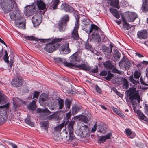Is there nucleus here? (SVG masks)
I'll return each instance as SVG.
<instances>
[{
    "instance_id": "nucleus-56",
    "label": "nucleus",
    "mask_w": 148,
    "mask_h": 148,
    "mask_svg": "<svg viewBox=\"0 0 148 148\" xmlns=\"http://www.w3.org/2000/svg\"><path fill=\"white\" fill-rule=\"evenodd\" d=\"M125 134L128 136H130L132 134V132L131 130L129 129H125Z\"/></svg>"
},
{
    "instance_id": "nucleus-5",
    "label": "nucleus",
    "mask_w": 148,
    "mask_h": 148,
    "mask_svg": "<svg viewBox=\"0 0 148 148\" xmlns=\"http://www.w3.org/2000/svg\"><path fill=\"white\" fill-rule=\"evenodd\" d=\"M78 130L75 133L79 136L85 137L89 134L90 130L88 126L84 124L80 123L78 124Z\"/></svg>"
},
{
    "instance_id": "nucleus-30",
    "label": "nucleus",
    "mask_w": 148,
    "mask_h": 148,
    "mask_svg": "<svg viewBox=\"0 0 148 148\" xmlns=\"http://www.w3.org/2000/svg\"><path fill=\"white\" fill-rule=\"evenodd\" d=\"M8 97L3 93H0V104H3L6 103L8 100Z\"/></svg>"
},
{
    "instance_id": "nucleus-54",
    "label": "nucleus",
    "mask_w": 148,
    "mask_h": 148,
    "mask_svg": "<svg viewBox=\"0 0 148 148\" xmlns=\"http://www.w3.org/2000/svg\"><path fill=\"white\" fill-rule=\"evenodd\" d=\"M85 48L88 50H89L90 51H91L92 52H94L92 51V48L91 47L90 45H89L88 43H86L85 45Z\"/></svg>"
},
{
    "instance_id": "nucleus-10",
    "label": "nucleus",
    "mask_w": 148,
    "mask_h": 148,
    "mask_svg": "<svg viewBox=\"0 0 148 148\" xmlns=\"http://www.w3.org/2000/svg\"><path fill=\"white\" fill-rule=\"evenodd\" d=\"M37 11V8L36 5H32L26 7L25 11V15L27 16L33 15Z\"/></svg>"
},
{
    "instance_id": "nucleus-6",
    "label": "nucleus",
    "mask_w": 148,
    "mask_h": 148,
    "mask_svg": "<svg viewBox=\"0 0 148 148\" xmlns=\"http://www.w3.org/2000/svg\"><path fill=\"white\" fill-rule=\"evenodd\" d=\"M10 16L11 19L16 21H18L24 19L23 14L18 9H16L10 13Z\"/></svg>"
},
{
    "instance_id": "nucleus-12",
    "label": "nucleus",
    "mask_w": 148,
    "mask_h": 148,
    "mask_svg": "<svg viewBox=\"0 0 148 148\" xmlns=\"http://www.w3.org/2000/svg\"><path fill=\"white\" fill-rule=\"evenodd\" d=\"M42 16L41 14H38L34 15L32 18V21L34 24L39 25L42 21Z\"/></svg>"
},
{
    "instance_id": "nucleus-13",
    "label": "nucleus",
    "mask_w": 148,
    "mask_h": 148,
    "mask_svg": "<svg viewBox=\"0 0 148 148\" xmlns=\"http://www.w3.org/2000/svg\"><path fill=\"white\" fill-rule=\"evenodd\" d=\"M110 47H109L103 46L102 48L103 53L108 58L110 57V54L112 52L113 46L110 44Z\"/></svg>"
},
{
    "instance_id": "nucleus-44",
    "label": "nucleus",
    "mask_w": 148,
    "mask_h": 148,
    "mask_svg": "<svg viewBox=\"0 0 148 148\" xmlns=\"http://www.w3.org/2000/svg\"><path fill=\"white\" fill-rule=\"evenodd\" d=\"M104 65L106 68L108 69L112 68L113 67V65L112 64L111 62L109 61L105 62Z\"/></svg>"
},
{
    "instance_id": "nucleus-58",
    "label": "nucleus",
    "mask_w": 148,
    "mask_h": 148,
    "mask_svg": "<svg viewBox=\"0 0 148 148\" xmlns=\"http://www.w3.org/2000/svg\"><path fill=\"white\" fill-rule=\"evenodd\" d=\"M113 74L109 73L108 75L106 77V79L108 80H110L112 78V77H113Z\"/></svg>"
},
{
    "instance_id": "nucleus-26",
    "label": "nucleus",
    "mask_w": 148,
    "mask_h": 148,
    "mask_svg": "<svg viewBox=\"0 0 148 148\" xmlns=\"http://www.w3.org/2000/svg\"><path fill=\"white\" fill-rule=\"evenodd\" d=\"M33 5H36L37 8V10L38 9L43 10L46 7V5L45 3L41 1L38 0L37 5L36 4H34Z\"/></svg>"
},
{
    "instance_id": "nucleus-11",
    "label": "nucleus",
    "mask_w": 148,
    "mask_h": 148,
    "mask_svg": "<svg viewBox=\"0 0 148 148\" xmlns=\"http://www.w3.org/2000/svg\"><path fill=\"white\" fill-rule=\"evenodd\" d=\"M61 54L66 55L68 54L71 52V50L69 48V43L66 42L61 46L60 48Z\"/></svg>"
},
{
    "instance_id": "nucleus-19",
    "label": "nucleus",
    "mask_w": 148,
    "mask_h": 148,
    "mask_svg": "<svg viewBox=\"0 0 148 148\" xmlns=\"http://www.w3.org/2000/svg\"><path fill=\"white\" fill-rule=\"evenodd\" d=\"M73 118L74 119H78L79 120H81L86 123H87L88 121L87 116L79 115L75 116ZM73 118H72V119H73Z\"/></svg>"
},
{
    "instance_id": "nucleus-35",
    "label": "nucleus",
    "mask_w": 148,
    "mask_h": 148,
    "mask_svg": "<svg viewBox=\"0 0 148 148\" xmlns=\"http://www.w3.org/2000/svg\"><path fill=\"white\" fill-rule=\"evenodd\" d=\"M81 108V107L76 106H73L72 109V114L73 115H75Z\"/></svg>"
},
{
    "instance_id": "nucleus-21",
    "label": "nucleus",
    "mask_w": 148,
    "mask_h": 148,
    "mask_svg": "<svg viewBox=\"0 0 148 148\" xmlns=\"http://www.w3.org/2000/svg\"><path fill=\"white\" fill-rule=\"evenodd\" d=\"M121 54L119 51L116 49L114 50L112 58L113 60L115 61H117L119 60Z\"/></svg>"
},
{
    "instance_id": "nucleus-22",
    "label": "nucleus",
    "mask_w": 148,
    "mask_h": 148,
    "mask_svg": "<svg viewBox=\"0 0 148 148\" xmlns=\"http://www.w3.org/2000/svg\"><path fill=\"white\" fill-rule=\"evenodd\" d=\"M49 100L47 95L45 94H42L39 99V102L40 104H42Z\"/></svg>"
},
{
    "instance_id": "nucleus-32",
    "label": "nucleus",
    "mask_w": 148,
    "mask_h": 148,
    "mask_svg": "<svg viewBox=\"0 0 148 148\" xmlns=\"http://www.w3.org/2000/svg\"><path fill=\"white\" fill-rule=\"evenodd\" d=\"M128 60V59L127 57H123L119 62V64L120 67L123 69L126 63V61Z\"/></svg>"
},
{
    "instance_id": "nucleus-64",
    "label": "nucleus",
    "mask_w": 148,
    "mask_h": 148,
    "mask_svg": "<svg viewBox=\"0 0 148 148\" xmlns=\"http://www.w3.org/2000/svg\"><path fill=\"white\" fill-rule=\"evenodd\" d=\"M8 143L9 145H10L12 147V148H17V146L14 143L10 142H9Z\"/></svg>"
},
{
    "instance_id": "nucleus-33",
    "label": "nucleus",
    "mask_w": 148,
    "mask_h": 148,
    "mask_svg": "<svg viewBox=\"0 0 148 148\" xmlns=\"http://www.w3.org/2000/svg\"><path fill=\"white\" fill-rule=\"evenodd\" d=\"M138 116L142 120L147 121V119L144 115L139 110H137L136 112Z\"/></svg>"
},
{
    "instance_id": "nucleus-40",
    "label": "nucleus",
    "mask_w": 148,
    "mask_h": 148,
    "mask_svg": "<svg viewBox=\"0 0 148 148\" xmlns=\"http://www.w3.org/2000/svg\"><path fill=\"white\" fill-rule=\"evenodd\" d=\"M66 123H65V122L62 123L61 124L58 125L54 128V130L57 131H59L61 130L62 128L65 125H66Z\"/></svg>"
},
{
    "instance_id": "nucleus-4",
    "label": "nucleus",
    "mask_w": 148,
    "mask_h": 148,
    "mask_svg": "<svg viewBox=\"0 0 148 148\" xmlns=\"http://www.w3.org/2000/svg\"><path fill=\"white\" fill-rule=\"evenodd\" d=\"M62 38H55L50 43L47 44L44 47L45 51L49 53L53 52L60 46V44L58 42L61 41Z\"/></svg>"
},
{
    "instance_id": "nucleus-31",
    "label": "nucleus",
    "mask_w": 148,
    "mask_h": 148,
    "mask_svg": "<svg viewBox=\"0 0 148 148\" xmlns=\"http://www.w3.org/2000/svg\"><path fill=\"white\" fill-rule=\"evenodd\" d=\"M110 12L116 18H119L120 15L118 13V11L116 9L110 8Z\"/></svg>"
},
{
    "instance_id": "nucleus-17",
    "label": "nucleus",
    "mask_w": 148,
    "mask_h": 148,
    "mask_svg": "<svg viewBox=\"0 0 148 148\" xmlns=\"http://www.w3.org/2000/svg\"><path fill=\"white\" fill-rule=\"evenodd\" d=\"M147 31L144 30L139 31L137 34L138 38L140 39H146L147 37Z\"/></svg>"
},
{
    "instance_id": "nucleus-62",
    "label": "nucleus",
    "mask_w": 148,
    "mask_h": 148,
    "mask_svg": "<svg viewBox=\"0 0 148 148\" xmlns=\"http://www.w3.org/2000/svg\"><path fill=\"white\" fill-rule=\"evenodd\" d=\"M13 109L14 111H16L18 109V106L15 103H13Z\"/></svg>"
},
{
    "instance_id": "nucleus-27",
    "label": "nucleus",
    "mask_w": 148,
    "mask_h": 148,
    "mask_svg": "<svg viewBox=\"0 0 148 148\" xmlns=\"http://www.w3.org/2000/svg\"><path fill=\"white\" fill-rule=\"evenodd\" d=\"M75 123V122L74 121H71L69 123L67 126L69 132L71 133H73V126Z\"/></svg>"
},
{
    "instance_id": "nucleus-48",
    "label": "nucleus",
    "mask_w": 148,
    "mask_h": 148,
    "mask_svg": "<svg viewBox=\"0 0 148 148\" xmlns=\"http://www.w3.org/2000/svg\"><path fill=\"white\" fill-rule=\"evenodd\" d=\"M9 104L7 103L5 105H4L3 106H0V110L1 111H2V109L3 108L4 109L5 111H4L3 113L5 112H6V111L8 110L9 109Z\"/></svg>"
},
{
    "instance_id": "nucleus-3",
    "label": "nucleus",
    "mask_w": 148,
    "mask_h": 148,
    "mask_svg": "<svg viewBox=\"0 0 148 148\" xmlns=\"http://www.w3.org/2000/svg\"><path fill=\"white\" fill-rule=\"evenodd\" d=\"M125 17H122L123 26L128 30L131 28V26L126 21L128 22H132L137 17L136 14L134 12H126L125 13Z\"/></svg>"
},
{
    "instance_id": "nucleus-9",
    "label": "nucleus",
    "mask_w": 148,
    "mask_h": 148,
    "mask_svg": "<svg viewBox=\"0 0 148 148\" xmlns=\"http://www.w3.org/2000/svg\"><path fill=\"white\" fill-rule=\"evenodd\" d=\"M10 2H11V1L10 0H1V6L5 12H8L13 9V5L11 3L10 5L9 4V3Z\"/></svg>"
},
{
    "instance_id": "nucleus-53",
    "label": "nucleus",
    "mask_w": 148,
    "mask_h": 148,
    "mask_svg": "<svg viewBox=\"0 0 148 148\" xmlns=\"http://www.w3.org/2000/svg\"><path fill=\"white\" fill-rule=\"evenodd\" d=\"M51 108L50 109H51L52 110H54V109H58V104L57 102L56 101H54L52 105Z\"/></svg>"
},
{
    "instance_id": "nucleus-18",
    "label": "nucleus",
    "mask_w": 148,
    "mask_h": 148,
    "mask_svg": "<svg viewBox=\"0 0 148 148\" xmlns=\"http://www.w3.org/2000/svg\"><path fill=\"white\" fill-rule=\"evenodd\" d=\"M25 19H24V20H22L18 21L15 22L14 24L15 25L19 28L23 29L25 28Z\"/></svg>"
},
{
    "instance_id": "nucleus-61",
    "label": "nucleus",
    "mask_w": 148,
    "mask_h": 148,
    "mask_svg": "<svg viewBox=\"0 0 148 148\" xmlns=\"http://www.w3.org/2000/svg\"><path fill=\"white\" fill-rule=\"evenodd\" d=\"M112 71L114 73H117L119 74H121L122 72V71L117 70L116 68H114L112 70Z\"/></svg>"
},
{
    "instance_id": "nucleus-34",
    "label": "nucleus",
    "mask_w": 148,
    "mask_h": 148,
    "mask_svg": "<svg viewBox=\"0 0 148 148\" xmlns=\"http://www.w3.org/2000/svg\"><path fill=\"white\" fill-rule=\"evenodd\" d=\"M110 5L118 9H119V0H112L111 1Z\"/></svg>"
},
{
    "instance_id": "nucleus-25",
    "label": "nucleus",
    "mask_w": 148,
    "mask_h": 148,
    "mask_svg": "<svg viewBox=\"0 0 148 148\" xmlns=\"http://www.w3.org/2000/svg\"><path fill=\"white\" fill-rule=\"evenodd\" d=\"M112 136V133L109 132L105 136H101L99 138V141L103 143L105 142L106 140L110 139Z\"/></svg>"
},
{
    "instance_id": "nucleus-45",
    "label": "nucleus",
    "mask_w": 148,
    "mask_h": 148,
    "mask_svg": "<svg viewBox=\"0 0 148 148\" xmlns=\"http://www.w3.org/2000/svg\"><path fill=\"white\" fill-rule=\"evenodd\" d=\"M126 63L125 65V66L123 68H125L126 70H128L129 69L132 65V63L128 60L126 61Z\"/></svg>"
},
{
    "instance_id": "nucleus-51",
    "label": "nucleus",
    "mask_w": 148,
    "mask_h": 148,
    "mask_svg": "<svg viewBox=\"0 0 148 148\" xmlns=\"http://www.w3.org/2000/svg\"><path fill=\"white\" fill-rule=\"evenodd\" d=\"M25 38L28 40L37 41V38L34 36H26L25 37Z\"/></svg>"
},
{
    "instance_id": "nucleus-52",
    "label": "nucleus",
    "mask_w": 148,
    "mask_h": 148,
    "mask_svg": "<svg viewBox=\"0 0 148 148\" xmlns=\"http://www.w3.org/2000/svg\"><path fill=\"white\" fill-rule=\"evenodd\" d=\"M123 88L127 89L129 87V84L127 80L125 79H124L123 80Z\"/></svg>"
},
{
    "instance_id": "nucleus-24",
    "label": "nucleus",
    "mask_w": 148,
    "mask_h": 148,
    "mask_svg": "<svg viewBox=\"0 0 148 148\" xmlns=\"http://www.w3.org/2000/svg\"><path fill=\"white\" fill-rule=\"evenodd\" d=\"M2 111L0 110V123H3L6 120L7 117L6 112L2 113Z\"/></svg>"
},
{
    "instance_id": "nucleus-20",
    "label": "nucleus",
    "mask_w": 148,
    "mask_h": 148,
    "mask_svg": "<svg viewBox=\"0 0 148 148\" xmlns=\"http://www.w3.org/2000/svg\"><path fill=\"white\" fill-rule=\"evenodd\" d=\"M70 60L71 62H74L76 64H77V62H79L80 60L78 56V53L76 52L71 56Z\"/></svg>"
},
{
    "instance_id": "nucleus-2",
    "label": "nucleus",
    "mask_w": 148,
    "mask_h": 148,
    "mask_svg": "<svg viewBox=\"0 0 148 148\" xmlns=\"http://www.w3.org/2000/svg\"><path fill=\"white\" fill-rule=\"evenodd\" d=\"M37 112L40 113L42 119L43 120H56L58 119L59 117L58 115L55 113L47 116V115L50 114L51 113V112L49 111L47 108H45L44 109L38 108L37 109Z\"/></svg>"
},
{
    "instance_id": "nucleus-46",
    "label": "nucleus",
    "mask_w": 148,
    "mask_h": 148,
    "mask_svg": "<svg viewBox=\"0 0 148 148\" xmlns=\"http://www.w3.org/2000/svg\"><path fill=\"white\" fill-rule=\"evenodd\" d=\"M126 63L125 65V66L123 68H125L126 70H128L129 69L132 65V63L128 60L126 61Z\"/></svg>"
},
{
    "instance_id": "nucleus-7",
    "label": "nucleus",
    "mask_w": 148,
    "mask_h": 148,
    "mask_svg": "<svg viewBox=\"0 0 148 148\" xmlns=\"http://www.w3.org/2000/svg\"><path fill=\"white\" fill-rule=\"evenodd\" d=\"M64 65L67 67L73 68L76 69H82L84 70H88L90 69V66L88 64L78 65L72 63L65 62L64 63Z\"/></svg>"
},
{
    "instance_id": "nucleus-55",
    "label": "nucleus",
    "mask_w": 148,
    "mask_h": 148,
    "mask_svg": "<svg viewBox=\"0 0 148 148\" xmlns=\"http://www.w3.org/2000/svg\"><path fill=\"white\" fill-rule=\"evenodd\" d=\"M4 60L5 62L8 63L9 62L8 57V53L6 50L5 51V55L3 57Z\"/></svg>"
},
{
    "instance_id": "nucleus-14",
    "label": "nucleus",
    "mask_w": 148,
    "mask_h": 148,
    "mask_svg": "<svg viewBox=\"0 0 148 148\" xmlns=\"http://www.w3.org/2000/svg\"><path fill=\"white\" fill-rule=\"evenodd\" d=\"M23 82L21 77H18L14 79L11 82L12 85L15 87H19L21 86Z\"/></svg>"
},
{
    "instance_id": "nucleus-39",
    "label": "nucleus",
    "mask_w": 148,
    "mask_h": 148,
    "mask_svg": "<svg viewBox=\"0 0 148 148\" xmlns=\"http://www.w3.org/2000/svg\"><path fill=\"white\" fill-rule=\"evenodd\" d=\"M113 111L120 116L122 118H124L125 117L124 115L121 112V111L117 108L113 107L112 108Z\"/></svg>"
},
{
    "instance_id": "nucleus-57",
    "label": "nucleus",
    "mask_w": 148,
    "mask_h": 148,
    "mask_svg": "<svg viewBox=\"0 0 148 148\" xmlns=\"http://www.w3.org/2000/svg\"><path fill=\"white\" fill-rule=\"evenodd\" d=\"M40 92L38 91H35L34 94L33 98H38Z\"/></svg>"
},
{
    "instance_id": "nucleus-50",
    "label": "nucleus",
    "mask_w": 148,
    "mask_h": 148,
    "mask_svg": "<svg viewBox=\"0 0 148 148\" xmlns=\"http://www.w3.org/2000/svg\"><path fill=\"white\" fill-rule=\"evenodd\" d=\"M140 72L137 71H135L134 73V76L135 79H138L140 75Z\"/></svg>"
},
{
    "instance_id": "nucleus-60",
    "label": "nucleus",
    "mask_w": 148,
    "mask_h": 148,
    "mask_svg": "<svg viewBox=\"0 0 148 148\" xmlns=\"http://www.w3.org/2000/svg\"><path fill=\"white\" fill-rule=\"evenodd\" d=\"M95 88L97 92L99 94L101 93V89H100L99 87L98 86V85H95Z\"/></svg>"
},
{
    "instance_id": "nucleus-38",
    "label": "nucleus",
    "mask_w": 148,
    "mask_h": 148,
    "mask_svg": "<svg viewBox=\"0 0 148 148\" xmlns=\"http://www.w3.org/2000/svg\"><path fill=\"white\" fill-rule=\"evenodd\" d=\"M92 39H94L98 42H100L101 40L100 36L97 33L92 34Z\"/></svg>"
},
{
    "instance_id": "nucleus-43",
    "label": "nucleus",
    "mask_w": 148,
    "mask_h": 148,
    "mask_svg": "<svg viewBox=\"0 0 148 148\" xmlns=\"http://www.w3.org/2000/svg\"><path fill=\"white\" fill-rule=\"evenodd\" d=\"M25 123L28 125L31 126L33 127L34 126V124L33 122L30 121V117L27 116L25 120Z\"/></svg>"
},
{
    "instance_id": "nucleus-59",
    "label": "nucleus",
    "mask_w": 148,
    "mask_h": 148,
    "mask_svg": "<svg viewBox=\"0 0 148 148\" xmlns=\"http://www.w3.org/2000/svg\"><path fill=\"white\" fill-rule=\"evenodd\" d=\"M73 133H70L69 132V140H72L73 139H74L75 137L74 136Z\"/></svg>"
},
{
    "instance_id": "nucleus-8",
    "label": "nucleus",
    "mask_w": 148,
    "mask_h": 148,
    "mask_svg": "<svg viewBox=\"0 0 148 148\" xmlns=\"http://www.w3.org/2000/svg\"><path fill=\"white\" fill-rule=\"evenodd\" d=\"M69 16L68 15H66L59 21L58 26L60 31L63 32L66 29L67 22L69 20Z\"/></svg>"
},
{
    "instance_id": "nucleus-42",
    "label": "nucleus",
    "mask_w": 148,
    "mask_h": 148,
    "mask_svg": "<svg viewBox=\"0 0 148 148\" xmlns=\"http://www.w3.org/2000/svg\"><path fill=\"white\" fill-rule=\"evenodd\" d=\"M58 109H62L64 106V101L61 99H58Z\"/></svg>"
},
{
    "instance_id": "nucleus-28",
    "label": "nucleus",
    "mask_w": 148,
    "mask_h": 148,
    "mask_svg": "<svg viewBox=\"0 0 148 148\" xmlns=\"http://www.w3.org/2000/svg\"><path fill=\"white\" fill-rule=\"evenodd\" d=\"M61 7L66 12L72 11L73 9L72 7L69 6V5L66 3L63 4L61 5Z\"/></svg>"
},
{
    "instance_id": "nucleus-15",
    "label": "nucleus",
    "mask_w": 148,
    "mask_h": 148,
    "mask_svg": "<svg viewBox=\"0 0 148 148\" xmlns=\"http://www.w3.org/2000/svg\"><path fill=\"white\" fill-rule=\"evenodd\" d=\"M78 21H76L75 26L72 32V37L74 39L78 40L79 37L78 33V29L79 28V25L77 23Z\"/></svg>"
},
{
    "instance_id": "nucleus-41",
    "label": "nucleus",
    "mask_w": 148,
    "mask_h": 148,
    "mask_svg": "<svg viewBox=\"0 0 148 148\" xmlns=\"http://www.w3.org/2000/svg\"><path fill=\"white\" fill-rule=\"evenodd\" d=\"M71 101L69 99H66L64 103L66 107V110L68 111L70 108Z\"/></svg>"
},
{
    "instance_id": "nucleus-36",
    "label": "nucleus",
    "mask_w": 148,
    "mask_h": 148,
    "mask_svg": "<svg viewBox=\"0 0 148 148\" xmlns=\"http://www.w3.org/2000/svg\"><path fill=\"white\" fill-rule=\"evenodd\" d=\"M49 123L47 121H43L40 123V127L42 129L47 130L48 128Z\"/></svg>"
},
{
    "instance_id": "nucleus-1",
    "label": "nucleus",
    "mask_w": 148,
    "mask_h": 148,
    "mask_svg": "<svg viewBox=\"0 0 148 148\" xmlns=\"http://www.w3.org/2000/svg\"><path fill=\"white\" fill-rule=\"evenodd\" d=\"M136 88L132 87L127 91V94L135 111V106L138 104L140 101L138 90H136Z\"/></svg>"
},
{
    "instance_id": "nucleus-29",
    "label": "nucleus",
    "mask_w": 148,
    "mask_h": 148,
    "mask_svg": "<svg viewBox=\"0 0 148 148\" xmlns=\"http://www.w3.org/2000/svg\"><path fill=\"white\" fill-rule=\"evenodd\" d=\"M143 1L142 9L143 12H146L148 10V0H143Z\"/></svg>"
},
{
    "instance_id": "nucleus-23",
    "label": "nucleus",
    "mask_w": 148,
    "mask_h": 148,
    "mask_svg": "<svg viewBox=\"0 0 148 148\" xmlns=\"http://www.w3.org/2000/svg\"><path fill=\"white\" fill-rule=\"evenodd\" d=\"M98 130V132L103 134L106 133L108 130V129L107 126L103 125L101 124H100L99 125Z\"/></svg>"
},
{
    "instance_id": "nucleus-63",
    "label": "nucleus",
    "mask_w": 148,
    "mask_h": 148,
    "mask_svg": "<svg viewBox=\"0 0 148 148\" xmlns=\"http://www.w3.org/2000/svg\"><path fill=\"white\" fill-rule=\"evenodd\" d=\"M97 125L96 124H95L94 125V127H92V128L91 131L92 132H95L97 128Z\"/></svg>"
},
{
    "instance_id": "nucleus-47",
    "label": "nucleus",
    "mask_w": 148,
    "mask_h": 148,
    "mask_svg": "<svg viewBox=\"0 0 148 148\" xmlns=\"http://www.w3.org/2000/svg\"><path fill=\"white\" fill-rule=\"evenodd\" d=\"M129 79L130 82L134 84L137 85L139 84V81L137 80H135L134 79L132 75H131L129 77Z\"/></svg>"
},
{
    "instance_id": "nucleus-49",
    "label": "nucleus",
    "mask_w": 148,
    "mask_h": 148,
    "mask_svg": "<svg viewBox=\"0 0 148 148\" xmlns=\"http://www.w3.org/2000/svg\"><path fill=\"white\" fill-rule=\"evenodd\" d=\"M13 103H15L16 104H20L22 102V101L18 97H15L13 99Z\"/></svg>"
},
{
    "instance_id": "nucleus-16",
    "label": "nucleus",
    "mask_w": 148,
    "mask_h": 148,
    "mask_svg": "<svg viewBox=\"0 0 148 148\" xmlns=\"http://www.w3.org/2000/svg\"><path fill=\"white\" fill-rule=\"evenodd\" d=\"M46 1L47 3H51L53 1V0H44ZM59 0H53V3L50 6V8L51 9L55 10L56 9L59 3Z\"/></svg>"
},
{
    "instance_id": "nucleus-37",
    "label": "nucleus",
    "mask_w": 148,
    "mask_h": 148,
    "mask_svg": "<svg viewBox=\"0 0 148 148\" xmlns=\"http://www.w3.org/2000/svg\"><path fill=\"white\" fill-rule=\"evenodd\" d=\"M35 100V99L28 106L29 108L33 110H34L36 108Z\"/></svg>"
}]
</instances>
